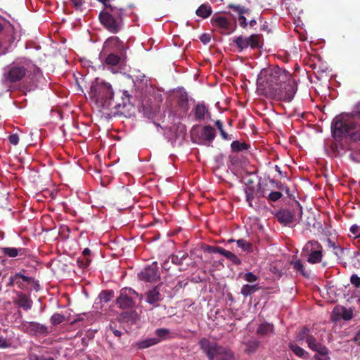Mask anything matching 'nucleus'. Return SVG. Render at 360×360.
<instances>
[{"instance_id":"nucleus-1","label":"nucleus","mask_w":360,"mask_h":360,"mask_svg":"<svg viewBox=\"0 0 360 360\" xmlns=\"http://www.w3.org/2000/svg\"><path fill=\"white\" fill-rule=\"evenodd\" d=\"M257 89L266 96L290 102L297 91L291 74L277 65L263 68L257 79Z\"/></svg>"},{"instance_id":"nucleus-2","label":"nucleus","mask_w":360,"mask_h":360,"mask_svg":"<svg viewBox=\"0 0 360 360\" xmlns=\"http://www.w3.org/2000/svg\"><path fill=\"white\" fill-rule=\"evenodd\" d=\"M89 96L98 111L111 114H124L129 112L133 107L130 102V96L127 91L122 93V102L114 101V91L112 85L106 82H99L98 79L92 83Z\"/></svg>"},{"instance_id":"nucleus-3","label":"nucleus","mask_w":360,"mask_h":360,"mask_svg":"<svg viewBox=\"0 0 360 360\" xmlns=\"http://www.w3.org/2000/svg\"><path fill=\"white\" fill-rule=\"evenodd\" d=\"M125 9L115 5H108L99 13L101 25L112 34L118 33L123 27V15Z\"/></svg>"},{"instance_id":"nucleus-4","label":"nucleus","mask_w":360,"mask_h":360,"mask_svg":"<svg viewBox=\"0 0 360 360\" xmlns=\"http://www.w3.org/2000/svg\"><path fill=\"white\" fill-rule=\"evenodd\" d=\"M198 345L209 360H236L235 353L230 347L211 342L206 338H201Z\"/></svg>"},{"instance_id":"nucleus-5","label":"nucleus","mask_w":360,"mask_h":360,"mask_svg":"<svg viewBox=\"0 0 360 360\" xmlns=\"http://www.w3.org/2000/svg\"><path fill=\"white\" fill-rule=\"evenodd\" d=\"M354 129H356V124L352 119L336 116L333 120L331 131L335 139L348 136Z\"/></svg>"},{"instance_id":"nucleus-6","label":"nucleus","mask_w":360,"mask_h":360,"mask_svg":"<svg viewBox=\"0 0 360 360\" xmlns=\"http://www.w3.org/2000/svg\"><path fill=\"white\" fill-rule=\"evenodd\" d=\"M142 295H139L131 288H122L116 298L115 304L121 309H131L136 304V300H142Z\"/></svg>"},{"instance_id":"nucleus-7","label":"nucleus","mask_w":360,"mask_h":360,"mask_svg":"<svg viewBox=\"0 0 360 360\" xmlns=\"http://www.w3.org/2000/svg\"><path fill=\"white\" fill-rule=\"evenodd\" d=\"M27 70L23 65L13 63L4 68L2 79L4 83L20 82L27 75Z\"/></svg>"},{"instance_id":"nucleus-8","label":"nucleus","mask_w":360,"mask_h":360,"mask_svg":"<svg viewBox=\"0 0 360 360\" xmlns=\"http://www.w3.org/2000/svg\"><path fill=\"white\" fill-rule=\"evenodd\" d=\"M233 42L236 44L238 52L247 49L250 47L251 49H257L262 47V36L261 34H253L249 37L242 35L233 39Z\"/></svg>"},{"instance_id":"nucleus-9","label":"nucleus","mask_w":360,"mask_h":360,"mask_svg":"<svg viewBox=\"0 0 360 360\" xmlns=\"http://www.w3.org/2000/svg\"><path fill=\"white\" fill-rule=\"evenodd\" d=\"M215 137V129L210 125L203 127L196 136L195 135L194 130L191 131V138L193 142L198 144L210 146Z\"/></svg>"},{"instance_id":"nucleus-10","label":"nucleus","mask_w":360,"mask_h":360,"mask_svg":"<svg viewBox=\"0 0 360 360\" xmlns=\"http://www.w3.org/2000/svg\"><path fill=\"white\" fill-rule=\"evenodd\" d=\"M296 212H297L299 218L301 219L302 216V207L298 201L295 202L293 212L285 209H281L276 212L275 216L281 224L289 225L294 222Z\"/></svg>"},{"instance_id":"nucleus-11","label":"nucleus","mask_w":360,"mask_h":360,"mask_svg":"<svg viewBox=\"0 0 360 360\" xmlns=\"http://www.w3.org/2000/svg\"><path fill=\"white\" fill-rule=\"evenodd\" d=\"M308 251L307 262L315 264L321 262L323 258V247L316 240H311L307 243L304 248Z\"/></svg>"},{"instance_id":"nucleus-12","label":"nucleus","mask_w":360,"mask_h":360,"mask_svg":"<svg viewBox=\"0 0 360 360\" xmlns=\"http://www.w3.org/2000/svg\"><path fill=\"white\" fill-rule=\"evenodd\" d=\"M306 342L310 349L317 353L314 355L315 359L318 360H330L328 349L322 343L319 342L314 336L307 337Z\"/></svg>"},{"instance_id":"nucleus-13","label":"nucleus","mask_w":360,"mask_h":360,"mask_svg":"<svg viewBox=\"0 0 360 360\" xmlns=\"http://www.w3.org/2000/svg\"><path fill=\"white\" fill-rule=\"evenodd\" d=\"M139 280L145 282H155L160 278L158 267L157 263H153L151 265L146 266L139 274Z\"/></svg>"},{"instance_id":"nucleus-14","label":"nucleus","mask_w":360,"mask_h":360,"mask_svg":"<svg viewBox=\"0 0 360 360\" xmlns=\"http://www.w3.org/2000/svg\"><path fill=\"white\" fill-rule=\"evenodd\" d=\"M212 24L220 29V32L223 34H229L232 33L235 27H231V22L223 16L214 15L211 19Z\"/></svg>"},{"instance_id":"nucleus-15","label":"nucleus","mask_w":360,"mask_h":360,"mask_svg":"<svg viewBox=\"0 0 360 360\" xmlns=\"http://www.w3.org/2000/svg\"><path fill=\"white\" fill-rule=\"evenodd\" d=\"M15 294L16 297L13 301L14 304L18 306L25 311H28L32 309L33 302L30 295L21 291H16Z\"/></svg>"},{"instance_id":"nucleus-16","label":"nucleus","mask_w":360,"mask_h":360,"mask_svg":"<svg viewBox=\"0 0 360 360\" xmlns=\"http://www.w3.org/2000/svg\"><path fill=\"white\" fill-rule=\"evenodd\" d=\"M25 328L26 332L31 335H47L49 333L48 328L38 322L30 321L26 322L22 324Z\"/></svg>"},{"instance_id":"nucleus-17","label":"nucleus","mask_w":360,"mask_h":360,"mask_svg":"<svg viewBox=\"0 0 360 360\" xmlns=\"http://www.w3.org/2000/svg\"><path fill=\"white\" fill-rule=\"evenodd\" d=\"M348 136L356 143L355 146H352V152L350 157L354 162H360V131L354 129Z\"/></svg>"},{"instance_id":"nucleus-18","label":"nucleus","mask_w":360,"mask_h":360,"mask_svg":"<svg viewBox=\"0 0 360 360\" xmlns=\"http://www.w3.org/2000/svg\"><path fill=\"white\" fill-rule=\"evenodd\" d=\"M229 7L233 11L238 13L239 25L243 28H246L248 26V22L245 15L249 17L251 13V11L249 8L240 5L230 4Z\"/></svg>"},{"instance_id":"nucleus-19","label":"nucleus","mask_w":360,"mask_h":360,"mask_svg":"<svg viewBox=\"0 0 360 360\" xmlns=\"http://www.w3.org/2000/svg\"><path fill=\"white\" fill-rule=\"evenodd\" d=\"M103 48L118 51L120 54H122L124 51V43L117 37L108 38L104 42Z\"/></svg>"},{"instance_id":"nucleus-20","label":"nucleus","mask_w":360,"mask_h":360,"mask_svg":"<svg viewBox=\"0 0 360 360\" xmlns=\"http://www.w3.org/2000/svg\"><path fill=\"white\" fill-rule=\"evenodd\" d=\"M333 320L338 321L342 319L345 321L352 319L353 316V311L351 309H348L345 307H336L333 311Z\"/></svg>"},{"instance_id":"nucleus-21","label":"nucleus","mask_w":360,"mask_h":360,"mask_svg":"<svg viewBox=\"0 0 360 360\" xmlns=\"http://www.w3.org/2000/svg\"><path fill=\"white\" fill-rule=\"evenodd\" d=\"M1 251L4 255L9 257H15L18 255L25 256L27 253V250L22 248H15L11 247H4L1 248Z\"/></svg>"},{"instance_id":"nucleus-22","label":"nucleus","mask_w":360,"mask_h":360,"mask_svg":"<svg viewBox=\"0 0 360 360\" xmlns=\"http://www.w3.org/2000/svg\"><path fill=\"white\" fill-rule=\"evenodd\" d=\"M160 293V285H156L150 290L146 294V302L150 304H154L161 300Z\"/></svg>"},{"instance_id":"nucleus-23","label":"nucleus","mask_w":360,"mask_h":360,"mask_svg":"<svg viewBox=\"0 0 360 360\" xmlns=\"http://www.w3.org/2000/svg\"><path fill=\"white\" fill-rule=\"evenodd\" d=\"M90 255L91 250L88 248H84L82 252V257H78L77 260V265L79 268L86 269L89 266L91 262L89 257Z\"/></svg>"},{"instance_id":"nucleus-24","label":"nucleus","mask_w":360,"mask_h":360,"mask_svg":"<svg viewBox=\"0 0 360 360\" xmlns=\"http://www.w3.org/2000/svg\"><path fill=\"white\" fill-rule=\"evenodd\" d=\"M178 93V105L184 112H186L188 110V96L187 92L185 90H180Z\"/></svg>"},{"instance_id":"nucleus-25","label":"nucleus","mask_w":360,"mask_h":360,"mask_svg":"<svg viewBox=\"0 0 360 360\" xmlns=\"http://www.w3.org/2000/svg\"><path fill=\"white\" fill-rule=\"evenodd\" d=\"M274 333V325L266 322L260 323L256 330V333L259 336H266Z\"/></svg>"},{"instance_id":"nucleus-26","label":"nucleus","mask_w":360,"mask_h":360,"mask_svg":"<svg viewBox=\"0 0 360 360\" xmlns=\"http://www.w3.org/2000/svg\"><path fill=\"white\" fill-rule=\"evenodd\" d=\"M233 242H236L237 246L241 248L244 252H252L253 248L252 243L248 242L245 239H238L237 240L234 239H229L227 241V243H231Z\"/></svg>"},{"instance_id":"nucleus-27","label":"nucleus","mask_w":360,"mask_h":360,"mask_svg":"<svg viewBox=\"0 0 360 360\" xmlns=\"http://www.w3.org/2000/svg\"><path fill=\"white\" fill-rule=\"evenodd\" d=\"M212 13V9L209 4H202L196 10L195 13L198 16L202 18H208Z\"/></svg>"},{"instance_id":"nucleus-28","label":"nucleus","mask_w":360,"mask_h":360,"mask_svg":"<svg viewBox=\"0 0 360 360\" xmlns=\"http://www.w3.org/2000/svg\"><path fill=\"white\" fill-rule=\"evenodd\" d=\"M259 189V191L261 192L262 197L266 198L269 202H277L279 199H281L283 197L282 193L279 191H271L268 194V195H266V192L260 186Z\"/></svg>"},{"instance_id":"nucleus-29","label":"nucleus","mask_w":360,"mask_h":360,"mask_svg":"<svg viewBox=\"0 0 360 360\" xmlns=\"http://www.w3.org/2000/svg\"><path fill=\"white\" fill-rule=\"evenodd\" d=\"M121 60V58L117 54L110 53L104 59V63L109 67H115L118 65Z\"/></svg>"},{"instance_id":"nucleus-30","label":"nucleus","mask_w":360,"mask_h":360,"mask_svg":"<svg viewBox=\"0 0 360 360\" xmlns=\"http://www.w3.org/2000/svg\"><path fill=\"white\" fill-rule=\"evenodd\" d=\"M208 112V109L202 103H198L194 109L195 119L202 120L205 118V114Z\"/></svg>"},{"instance_id":"nucleus-31","label":"nucleus","mask_w":360,"mask_h":360,"mask_svg":"<svg viewBox=\"0 0 360 360\" xmlns=\"http://www.w3.org/2000/svg\"><path fill=\"white\" fill-rule=\"evenodd\" d=\"M20 278H18V283H16V285L20 290H26L27 289V284L32 283L34 282V279L32 277H29L27 276L23 275L22 273H20Z\"/></svg>"},{"instance_id":"nucleus-32","label":"nucleus","mask_w":360,"mask_h":360,"mask_svg":"<svg viewBox=\"0 0 360 360\" xmlns=\"http://www.w3.org/2000/svg\"><path fill=\"white\" fill-rule=\"evenodd\" d=\"M259 287L257 284L255 285H244L241 288L240 293L244 296L247 297L252 295L255 292L259 290Z\"/></svg>"},{"instance_id":"nucleus-33","label":"nucleus","mask_w":360,"mask_h":360,"mask_svg":"<svg viewBox=\"0 0 360 360\" xmlns=\"http://www.w3.org/2000/svg\"><path fill=\"white\" fill-rule=\"evenodd\" d=\"M246 348L245 349V352L246 354H252L255 353L259 348V341L257 340H250L246 344Z\"/></svg>"},{"instance_id":"nucleus-34","label":"nucleus","mask_w":360,"mask_h":360,"mask_svg":"<svg viewBox=\"0 0 360 360\" xmlns=\"http://www.w3.org/2000/svg\"><path fill=\"white\" fill-rule=\"evenodd\" d=\"M221 255L224 256L227 259L231 261L233 264L236 265H240L241 264V260L236 255L233 253L232 252L228 251L224 249V250H221Z\"/></svg>"},{"instance_id":"nucleus-35","label":"nucleus","mask_w":360,"mask_h":360,"mask_svg":"<svg viewBox=\"0 0 360 360\" xmlns=\"http://www.w3.org/2000/svg\"><path fill=\"white\" fill-rule=\"evenodd\" d=\"M289 347L297 356L302 359H307L308 357V352L297 345L290 344Z\"/></svg>"},{"instance_id":"nucleus-36","label":"nucleus","mask_w":360,"mask_h":360,"mask_svg":"<svg viewBox=\"0 0 360 360\" xmlns=\"http://www.w3.org/2000/svg\"><path fill=\"white\" fill-rule=\"evenodd\" d=\"M160 342V338H148V339L142 340V341L139 342L137 345H138L139 348L145 349V348H148L150 346L155 345L159 343Z\"/></svg>"},{"instance_id":"nucleus-37","label":"nucleus","mask_w":360,"mask_h":360,"mask_svg":"<svg viewBox=\"0 0 360 360\" xmlns=\"http://www.w3.org/2000/svg\"><path fill=\"white\" fill-rule=\"evenodd\" d=\"M250 146L245 143H242L238 141H233L231 144L232 152H240L249 148Z\"/></svg>"},{"instance_id":"nucleus-38","label":"nucleus","mask_w":360,"mask_h":360,"mask_svg":"<svg viewBox=\"0 0 360 360\" xmlns=\"http://www.w3.org/2000/svg\"><path fill=\"white\" fill-rule=\"evenodd\" d=\"M215 126L217 127V128L218 129V130L219 131V133H220V135L222 138V139L225 140V141H228V140H231L232 139H233V137L232 136V135L231 134H227L224 129V125H223V123L220 120H217L215 122Z\"/></svg>"},{"instance_id":"nucleus-39","label":"nucleus","mask_w":360,"mask_h":360,"mask_svg":"<svg viewBox=\"0 0 360 360\" xmlns=\"http://www.w3.org/2000/svg\"><path fill=\"white\" fill-rule=\"evenodd\" d=\"M309 329L307 326H303L300 328L299 332L297 334V341H302L303 340H305L307 341V337L311 336L312 335L309 334Z\"/></svg>"},{"instance_id":"nucleus-40","label":"nucleus","mask_w":360,"mask_h":360,"mask_svg":"<svg viewBox=\"0 0 360 360\" xmlns=\"http://www.w3.org/2000/svg\"><path fill=\"white\" fill-rule=\"evenodd\" d=\"M291 264L293 266V269L299 271L304 277H309V274L305 271L304 266L300 260L292 262Z\"/></svg>"},{"instance_id":"nucleus-41","label":"nucleus","mask_w":360,"mask_h":360,"mask_svg":"<svg viewBox=\"0 0 360 360\" xmlns=\"http://www.w3.org/2000/svg\"><path fill=\"white\" fill-rule=\"evenodd\" d=\"M65 321V317L60 313L53 314L50 318V321L53 326L59 325Z\"/></svg>"},{"instance_id":"nucleus-42","label":"nucleus","mask_w":360,"mask_h":360,"mask_svg":"<svg viewBox=\"0 0 360 360\" xmlns=\"http://www.w3.org/2000/svg\"><path fill=\"white\" fill-rule=\"evenodd\" d=\"M114 297V292L112 290H103L99 294L101 300L105 303L108 302Z\"/></svg>"},{"instance_id":"nucleus-43","label":"nucleus","mask_w":360,"mask_h":360,"mask_svg":"<svg viewBox=\"0 0 360 360\" xmlns=\"http://www.w3.org/2000/svg\"><path fill=\"white\" fill-rule=\"evenodd\" d=\"M155 333L158 336L156 338H160L161 341L162 339L166 338L169 333V330L167 328H158L155 330Z\"/></svg>"},{"instance_id":"nucleus-44","label":"nucleus","mask_w":360,"mask_h":360,"mask_svg":"<svg viewBox=\"0 0 360 360\" xmlns=\"http://www.w3.org/2000/svg\"><path fill=\"white\" fill-rule=\"evenodd\" d=\"M253 192L254 188L252 187H249L248 189L245 190V198L250 207H252V201L254 199Z\"/></svg>"},{"instance_id":"nucleus-45","label":"nucleus","mask_w":360,"mask_h":360,"mask_svg":"<svg viewBox=\"0 0 360 360\" xmlns=\"http://www.w3.org/2000/svg\"><path fill=\"white\" fill-rule=\"evenodd\" d=\"M345 250L339 245L333 250L334 255L338 259H343Z\"/></svg>"},{"instance_id":"nucleus-46","label":"nucleus","mask_w":360,"mask_h":360,"mask_svg":"<svg viewBox=\"0 0 360 360\" xmlns=\"http://www.w3.org/2000/svg\"><path fill=\"white\" fill-rule=\"evenodd\" d=\"M244 279L249 282V283H253L255 282L257 280V276L255 275L252 272H248L244 274L243 276Z\"/></svg>"},{"instance_id":"nucleus-47","label":"nucleus","mask_w":360,"mask_h":360,"mask_svg":"<svg viewBox=\"0 0 360 360\" xmlns=\"http://www.w3.org/2000/svg\"><path fill=\"white\" fill-rule=\"evenodd\" d=\"M20 272L15 274V275L11 276L9 278V281L7 283L8 287L13 286L15 284L16 285V283H18V278H20Z\"/></svg>"},{"instance_id":"nucleus-48","label":"nucleus","mask_w":360,"mask_h":360,"mask_svg":"<svg viewBox=\"0 0 360 360\" xmlns=\"http://www.w3.org/2000/svg\"><path fill=\"white\" fill-rule=\"evenodd\" d=\"M349 231L354 238H356L360 237L359 226L354 224L350 227Z\"/></svg>"},{"instance_id":"nucleus-49","label":"nucleus","mask_w":360,"mask_h":360,"mask_svg":"<svg viewBox=\"0 0 360 360\" xmlns=\"http://www.w3.org/2000/svg\"><path fill=\"white\" fill-rule=\"evenodd\" d=\"M350 282L354 287H360V277L357 274H352L351 276Z\"/></svg>"},{"instance_id":"nucleus-50","label":"nucleus","mask_w":360,"mask_h":360,"mask_svg":"<svg viewBox=\"0 0 360 360\" xmlns=\"http://www.w3.org/2000/svg\"><path fill=\"white\" fill-rule=\"evenodd\" d=\"M29 360H54L52 357H45L44 356H38L35 354L29 355Z\"/></svg>"},{"instance_id":"nucleus-51","label":"nucleus","mask_w":360,"mask_h":360,"mask_svg":"<svg viewBox=\"0 0 360 360\" xmlns=\"http://www.w3.org/2000/svg\"><path fill=\"white\" fill-rule=\"evenodd\" d=\"M171 262L176 265H181L183 264L182 260L178 255H172L170 256Z\"/></svg>"},{"instance_id":"nucleus-52","label":"nucleus","mask_w":360,"mask_h":360,"mask_svg":"<svg viewBox=\"0 0 360 360\" xmlns=\"http://www.w3.org/2000/svg\"><path fill=\"white\" fill-rule=\"evenodd\" d=\"M207 250L212 253H219L221 255V250H224L223 248L219 246H208Z\"/></svg>"},{"instance_id":"nucleus-53","label":"nucleus","mask_w":360,"mask_h":360,"mask_svg":"<svg viewBox=\"0 0 360 360\" xmlns=\"http://www.w3.org/2000/svg\"><path fill=\"white\" fill-rule=\"evenodd\" d=\"M8 141L11 144L15 146L19 142V137H18V134H13L8 136Z\"/></svg>"},{"instance_id":"nucleus-54","label":"nucleus","mask_w":360,"mask_h":360,"mask_svg":"<svg viewBox=\"0 0 360 360\" xmlns=\"http://www.w3.org/2000/svg\"><path fill=\"white\" fill-rule=\"evenodd\" d=\"M200 39L204 44H207L210 41L211 37L209 34L203 33L200 37Z\"/></svg>"},{"instance_id":"nucleus-55","label":"nucleus","mask_w":360,"mask_h":360,"mask_svg":"<svg viewBox=\"0 0 360 360\" xmlns=\"http://www.w3.org/2000/svg\"><path fill=\"white\" fill-rule=\"evenodd\" d=\"M10 347V343L3 336H0V348L6 349Z\"/></svg>"},{"instance_id":"nucleus-56","label":"nucleus","mask_w":360,"mask_h":360,"mask_svg":"<svg viewBox=\"0 0 360 360\" xmlns=\"http://www.w3.org/2000/svg\"><path fill=\"white\" fill-rule=\"evenodd\" d=\"M70 1L73 4V5L76 9H80L84 4L82 0H70Z\"/></svg>"},{"instance_id":"nucleus-57","label":"nucleus","mask_w":360,"mask_h":360,"mask_svg":"<svg viewBox=\"0 0 360 360\" xmlns=\"http://www.w3.org/2000/svg\"><path fill=\"white\" fill-rule=\"evenodd\" d=\"M352 341L360 346V330L356 333L355 336L353 338Z\"/></svg>"},{"instance_id":"nucleus-58","label":"nucleus","mask_w":360,"mask_h":360,"mask_svg":"<svg viewBox=\"0 0 360 360\" xmlns=\"http://www.w3.org/2000/svg\"><path fill=\"white\" fill-rule=\"evenodd\" d=\"M177 255L179 256V257L181 258L182 262L184 259H186L188 257V256L187 252H183V251H179Z\"/></svg>"},{"instance_id":"nucleus-59","label":"nucleus","mask_w":360,"mask_h":360,"mask_svg":"<svg viewBox=\"0 0 360 360\" xmlns=\"http://www.w3.org/2000/svg\"><path fill=\"white\" fill-rule=\"evenodd\" d=\"M327 242H328V247L330 248H333V250H334L338 245V244L332 241L330 238H328Z\"/></svg>"},{"instance_id":"nucleus-60","label":"nucleus","mask_w":360,"mask_h":360,"mask_svg":"<svg viewBox=\"0 0 360 360\" xmlns=\"http://www.w3.org/2000/svg\"><path fill=\"white\" fill-rule=\"evenodd\" d=\"M110 329H111V330H112V333H113L115 336H117V337H120V336L122 335V332H121V331H120L119 330H117V329H115V328H112V327H110Z\"/></svg>"},{"instance_id":"nucleus-61","label":"nucleus","mask_w":360,"mask_h":360,"mask_svg":"<svg viewBox=\"0 0 360 360\" xmlns=\"http://www.w3.org/2000/svg\"><path fill=\"white\" fill-rule=\"evenodd\" d=\"M353 257L356 259L359 262H360V252L359 251L353 252Z\"/></svg>"},{"instance_id":"nucleus-62","label":"nucleus","mask_w":360,"mask_h":360,"mask_svg":"<svg viewBox=\"0 0 360 360\" xmlns=\"http://www.w3.org/2000/svg\"><path fill=\"white\" fill-rule=\"evenodd\" d=\"M162 268L165 270H168L169 269V259L165 260L162 264Z\"/></svg>"},{"instance_id":"nucleus-63","label":"nucleus","mask_w":360,"mask_h":360,"mask_svg":"<svg viewBox=\"0 0 360 360\" xmlns=\"http://www.w3.org/2000/svg\"><path fill=\"white\" fill-rule=\"evenodd\" d=\"M143 112L146 114V115L148 117L152 115L150 110L146 107H143Z\"/></svg>"},{"instance_id":"nucleus-64","label":"nucleus","mask_w":360,"mask_h":360,"mask_svg":"<svg viewBox=\"0 0 360 360\" xmlns=\"http://www.w3.org/2000/svg\"><path fill=\"white\" fill-rule=\"evenodd\" d=\"M355 112L360 115V101L355 106Z\"/></svg>"}]
</instances>
